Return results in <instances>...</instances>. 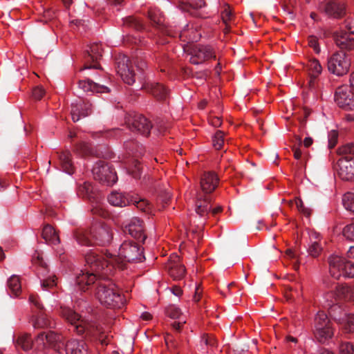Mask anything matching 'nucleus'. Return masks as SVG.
<instances>
[{
	"label": "nucleus",
	"mask_w": 354,
	"mask_h": 354,
	"mask_svg": "<svg viewBox=\"0 0 354 354\" xmlns=\"http://www.w3.org/2000/svg\"><path fill=\"white\" fill-rule=\"evenodd\" d=\"M92 105L89 101L79 100L77 103L71 104V114L72 120L76 122L80 120L82 117L84 118L91 113Z\"/></svg>",
	"instance_id": "obj_18"
},
{
	"label": "nucleus",
	"mask_w": 354,
	"mask_h": 354,
	"mask_svg": "<svg viewBox=\"0 0 354 354\" xmlns=\"http://www.w3.org/2000/svg\"><path fill=\"white\" fill-rule=\"evenodd\" d=\"M205 5L204 0H187L179 3V8L183 11L188 12L191 15L198 16L196 13V10L201 8Z\"/></svg>",
	"instance_id": "obj_25"
},
{
	"label": "nucleus",
	"mask_w": 354,
	"mask_h": 354,
	"mask_svg": "<svg viewBox=\"0 0 354 354\" xmlns=\"http://www.w3.org/2000/svg\"><path fill=\"white\" fill-rule=\"evenodd\" d=\"M16 344L25 351L30 350L33 344L31 335L28 333H24L19 335L16 339Z\"/></svg>",
	"instance_id": "obj_34"
},
{
	"label": "nucleus",
	"mask_w": 354,
	"mask_h": 354,
	"mask_svg": "<svg viewBox=\"0 0 354 354\" xmlns=\"http://www.w3.org/2000/svg\"><path fill=\"white\" fill-rule=\"evenodd\" d=\"M86 271L81 270L75 278L76 284L82 291H86L88 287L93 284H96L95 296L100 302L107 308H121L124 300L116 289L115 285L109 283L106 281L99 279L101 277L100 272L92 270L91 267L86 263Z\"/></svg>",
	"instance_id": "obj_2"
},
{
	"label": "nucleus",
	"mask_w": 354,
	"mask_h": 354,
	"mask_svg": "<svg viewBox=\"0 0 354 354\" xmlns=\"http://www.w3.org/2000/svg\"><path fill=\"white\" fill-rule=\"evenodd\" d=\"M345 28L349 35H354V19L346 20L345 21Z\"/></svg>",
	"instance_id": "obj_60"
},
{
	"label": "nucleus",
	"mask_w": 354,
	"mask_h": 354,
	"mask_svg": "<svg viewBox=\"0 0 354 354\" xmlns=\"http://www.w3.org/2000/svg\"><path fill=\"white\" fill-rule=\"evenodd\" d=\"M73 236L78 244L85 246L106 245L112 239V232L105 225H96L89 230L77 229Z\"/></svg>",
	"instance_id": "obj_3"
},
{
	"label": "nucleus",
	"mask_w": 354,
	"mask_h": 354,
	"mask_svg": "<svg viewBox=\"0 0 354 354\" xmlns=\"http://www.w3.org/2000/svg\"><path fill=\"white\" fill-rule=\"evenodd\" d=\"M46 342L49 346L55 351L60 353L64 349V342L61 335L57 334L53 331L46 333Z\"/></svg>",
	"instance_id": "obj_26"
},
{
	"label": "nucleus",
	"mask_w": 354,
	"mask_h": 354,
	"mask_svg": "<svg viewBox=\"0 0 354 354\" xmlns=\"http://www.w3.org/2000/svg\"><path fill=\"white\" fill-rule=\"evenodd\" d=\"M133 203L138 209H140L143 212H149L151 209V205L146 200L141 199L137 201L136 199L130 198V204Z\"/></svg>",
	"instance_id": "obj_46"
},
{
	"label": "nucleus",
	"mask_w": 354,
	"mask_h": 354,
	"mask_svg": "<svg viewBox=\"0 0 354 354\" xmlns=\"http://www.w3.org/2000/svg\"><path fill=\"white\" fill-rule=\"evenodd\" d=\"M315 354H335L333 351L325 348H319L315 353Z\"/></svg>",
	"instance_id": "obj_64"
},
{
	"label": "nucleus",
	"mask_w": 354,
	"mask_h": 354,
	"mask_svg": "<svg viewBox=\"0 0 354 354\" xmlns=\"http://www.w3.org/2000/svg\"><path fill=\"white\" fill-rule=\"evenodd\" d=\"M337 153L340 156H344L348 158H354V142L346 144L337 150Z\"/></svg>",
	"instance_id": "obj_38"
},
{
	"label": "nucleus",
	"mask_w": 354,
	"mask_h": 354,
	"mask_svg": "<svg viewBox=\"0 0 354 354\" xmlns=\"http://www.w3.org/2000/svg\"><path fill=\"white\" fill-rule=\"evenodd\" d=\"M338 133L336 131L333 130L328 134V147L333 148L337 142Z\"/></svg>",
	"instance_id": "obj_54"
},
{
	"label": "nucleus",
	"mask_w": 354,
	"mask_h": 354,
	"mask_svg": "<svg viewBox=\"0 0 354 354\" xmlns=\"http://www.w3.org/2000/svg\"><path fill=\"white\" fill-rule=\"evenodd\" d=\"M134 64L138 69L143 71L147 67V63L144 60L142 53L140 51L134 57Z\"/></svg>",
	"instance_id": "obj_51"
},
{
	"label": "nucleus",
	"mask_w": 354,
	"mask_h": 354,
	"mask_svg": "<svg viewBox=\"0 0 354 354\" xmlns=\"http://www.w3.org/2000/svg\"><path fill=\"white\" fill-rule=\"evenodd\" d=\"M45 91L42 87L37 86L32 91V96L36 100H41L44 96Z\"/></svg>",
	"instance_id": "obj_57"
},
{
	"label": "nucleus",
	"mask_w": 354,
	"mask_h": 354,
	"mask_svg": "<svg viewBox=\"0 0 354 354\" xmlns=\"http://www.w3.org/2000/svg\"><path fill=\"white\" fill-rule=\"evenodd\" d=\"M124 146L125 149L129 151V153H132L136 157L141 155L142 153V147H140L138 143L133 140L125 141Z\"/></svg>",
	"instance_id": "obj_39"
},
{
	"label": "nucleus",
	"mask_w": 354,
	"mask_h": 354,
	"mask_svg": "<svg viewBox=\"0 0 354 354\" xmlns=\"http://www.w3.org/2000/svg\"><path fill=\"white\" fill-rule=\"evenodd\" d=\"M308 68L309 75H313L314 77H318L322 71V67L319 62L316 59H311L308 62Z\"/></svg>",
	"instance_id": "obj_40"
},
{
	"label": "nucleus",
	"mask_w": 354,
	"mask_h": 354,
	"mask_svg": "<svg viewBox=\"0 0 354 354\" xmlns=\"http://www.w3.org/2000/svg\"><path fill=\"white\" fill-rule=\"evenodd\" d=\"M42 237L48 243L55 245L59 243V237L54 228L46 224L42 230Z\"/></svg>",
	"instance_id": "obj_30"
},
{
	"label": "nucleus",
	"mask_w": 354,
	"mask_h": 354,
	"mask_svg": "<svg viewBox=\"0 0 354 354\" xmlns=\"http://www.w3.org/2000/svg\"><path fill=\"white\" fill-rule=\"evenodd\" d=\"M124 24L136 30H141L143 29V24L133 17H128L124 19Z\"/></svg>",
	"instance_id": "obj_43"
},
{
	"label": "nucleus",
	"mask_w": 354,
	"mask_h": 354,
	"mask_svg": "<svg viewBox=\"0 0 354 354\" xmlns=\"http://www.w3.org/2000/svg\"><path fill=\"white\" fill-rule=\"evenodd\" d=\"M322 250V248L318 242L313 243L309 247L308 252L313 257H317L319 255Z\"/></svg>",
	"instance_id": "obj_50"
},
{
	"label": "nucleus",
	"mask_w": 354,
	"mask_h": 354,
	"mask_svg": "<svg viewBox=\"0 0 354 354\" xmlns=\"http://www.w3.org/2000/svg\"><path fill=\"white\" fill-rule=\"evenodd\" d=\"M191 55L190 62L193 64H199L210 58H216L212 46L208 45H194L187 50Z\"/></svg>",
	"instance_id": "obj_12"
},
{
	"label": "nucleus",
	"mask_w": 354,
	"mask_h": 354,
	"mask_svg": "<svg viewBox=\"0 0 354 354\" xmlns=\"http://www.w3.org/2000/svg\"><path fill=\"white\" fill-rule=\"evenodd\" d=\"M343 205L347 210L354 212V194L348 192L342 198Z\"/></svg>",
	"instance_id": "obj_42"
},
{
	"label": "nucleus",
	"mask_w": 354,
	"mask_h": 354,
	"mask_svg": "<svg viewBox=\"0 0 354 354\" xmlns=\"http://www.w3.org/2000/svg\"><path fill=\"white\" fill-rule=\"evenodd\" d=\"M49 325V321L43 314L40 315L33 323L35 328H41L47 327Z\"/></svg>",
	"instance_id": "obj_49"
},
{
	"label": "nucleus",
	"mask_w": 354,
	"mask_h": 354,
	"mask_svg": "<svg viewBox=\"0 0 354 354\" xmlns=\"http://www.w3.org/2000/svg\"><path fill=\"white\" fill-rule=\"evenodd\" d=\"M212 196L209 194L198 193L196 201V212L201 217L207 218L210 214Z\"/></svg>",
	"instance_id": "obj_19"
},
{
	"label": "nucleus",
	"mask_w": 354,
	"mask_h": 354,
	"mask_svg": "<svg viewBox=\"0 0 354 354\" xmlns=\"http://www.w3.org/2000/svg\"><path fill=\"white\" fill-rule=\"evenodd\" d=\"M62 316L71 324L73 330L77 334L82 335L88 330L89 324L81 316L69 308H64L61 311Z\"/></svg>",
	"instance_id": "obj_13"
},
{
	"label": "nucleus",
	"mask_w": 354,
	"mask_h": 354,
	"mask_svg": "<svg viewBox=\"0 0 354 354\" xmlns=\"http://www.w3.org/2000/svg\"><path fill=\"white\" fill-rule=\"evenodd\" d=\"M329 272L331 276L339 279L340 277L345 278L354 277V263L351 260L337 255H333L328 258Z\"/></svg>",
	"instance_id": "obj_6"
},
{
	"label": "nucleus",
	"mask_w": 354,
	"mask_h": 354,
	"mask_svg": "<svg viewBox=\"0 0 354 354\" xmlns=\"http://www.w3.org/2000/svg\"><path fill=\"white\" fill-rule=\"evenodd\" d=\"M166 314L171 319H178L181 315L180 310L175 306H169L166 308Z\"/></svg>",
	"instance_id": "obj_48"
},
{
	"label": "nucleus",
	"mask_w": 354,
	"mask_h": 354,
	"mask_svg": "<svg viewBox=\"0 0 354 354\" xmlns=\"http://www.w3.org/2000/svg\"><path fill=\"white\" fill-rule=\"evenodd\" d=\"M45 341H46V333L41 332L36 337V342L42 347L45 346Z\"/></svg>",
	"instance_id": "obj_59"
},
{
	"label": "nucleus",
	"mask_w": 354,
	"mask_h": 354,
	"mask_svg": "<svg viewBox=\"0 0 354 354\" xmlns=\"http://www.w3.org/2000/svg\"><path fill=\"white\" fill-rule=\"evenodd\" d=\"M125 123L132 131H136L144 136L150 133L152 124L144 115L138 113H129L125 118Z\"/></svg>",
	"instance_id": "obj_8"
},
{
	"label": "nucleus",
	"mask_w": 354,
	"mask_h": 354,
	"mask_svg": "<svg viewBox=\"0 0 354 354\" xmlns=\"http://www.w3.org/2000/svg\"><path fill=\"white\" fill-rule=\"evenodd\" d=\"M295 204H296V206L297 207V209L304 212V213H306V208L304 207V203H303V201L300 199V198H297L295 200Z\"/></svg>",
	"instance_id": "obj_62"
},
{
	"label": "nucleus",
	"mask_w": 354,
	"mask_h": 354,
	"mask_svg": "<svg viewBox=\"0 0 354 354\" xmlns=\"http://www.w3.org/2000/svg\"><path fill=\"white\" fill-rule=\"evenodd\" d=\"M140 243L131 240L124 241L119 248L118 255L109 254L106 259L91 252L85 256L86 263L91 267L92 270H104L102 274H107L108 270H110L109 265L123 270L125 268L126 262H141L145 259Z\"/></svg>",
	"instance_id": "obj_1"
},
{
	"label": "nucleus",
	"mask_w": 354,
	"mask_h": 354,
	"mask_svg": "<svg viewBox=\"0 0 354 354\" xmlns=\"http://www.w3.org/2000/svg\"><path fill=\"white\" fill-rule=\"evenodd\" d=\"M317 77L313 75H309L308 86L310 88L313 89L315 88L317 84Z\"/></svg>",
	"instance_id": "obj_63"
},
{
	"label": "nucleus",
	"mask_w": 354,
	"mask_h": 354,
	"mask_svg": "<svg viewBox=\"0 0 354 354\" xmlns=\"http://www.w3.org/2000/svg\"><path fill=\"white\" fill-rule=\"evenodd\" d=\"M64 349L66 354H84L86 353L84 342L76 339H71L66 344L64 343Z\"/></svg>",
	"instance_id": "obj_28"
},
{
	"label": "nucleus",
	"mask_w": 354,
	"mask_h": 354,
	"mask_svg": "<svg viewBox=\"0 0 354 354\" xmlns=\"http://www.w3.org/2000/svg\"><path fill=\"white\" fill-rule=\"evenodd\" d=\"M78 86L84 91H91L97 93H109L110 89L104 85H101L98 83H95L90 80H80L78 82Z\"/></svg>",
	"instance_id": "obj_23"
},
{
	"label": "nucleus",
	"mask_w": 354,
	"mask_h": 354,
	"mask_svg": "<svg viewBox=\"0 0 354 354\" xmlns=\"http://www.w3.org/2000/svg\"><path fill=\"white\" fill-rule=\"evenodd\" d=\"M63 171L68 174H72L74 168L71 161V153L69 151H64L60 153H56Z\"/></svg>",
	"instance_id": "obj_27"
},
{
	"label": "nucleus",
	"mask_w": 354,
	"mask_h": 354,
	"mask_svg": "<svg viewBox=\"0 0 354 354\" xmlns=\"http://www.w3.org/2000/svg\"><path fill=\"white\" fill-rule=\"evenodd\" d=\"M218 177L215 172H205L201 179L202 194H209L214 192L218 186Z\"/></svg>",
	"instance_id": "obj_20"
},
{
	"label": "nucleus",
	"mask_w": 354,
	"mask_h": 354,
	"mask_svg": "<svg viewBox=\"0 0 354 354\" xmlns=\"http://www.w3.org/2000/svg\"><path fill=\"white\" fill-rule=\"evenodd\" d=\"M329 314L333 319L339 323L344 322L347 316L346 312L337 304H334L330 306L329 308Z\"/></svg>",
	"instance_id": "obj_33"
},
{
	"label": "nucleus",
	"mask_w": 354,
	"mask_h": 354,
	"mask_svg": "<svg viewBox=\"0 0 354 354\" xmlns=\"http://www.w3.org/2000/svg\"><path fill=\"white\" fill-rule=\"evenodd\" d=\"M335 100L339 107L354 110V93L347 86H341L336 90Z\"/></svg>",
	"instance_id": "obj_14"
},
{
	"label": "nucleus",
	"mask_w": 354,
	"mask_h": 354,
	"mask_svg": "<svg viewBox=\"0 0 354 354\" xmlns=\"http://www.w3.org/2000/svg\"><path fill=\"white\" fill-rule=\"evenodd\" d=\"M127 172L129 175L136 179L141 178L142 168L140 162L137 159L132 158L129 161L127 167Z\"/></svg>",
	"instance_id": "obj_32"
},
{
	"label": "nucleus",
	"mask_w": 354,
	"mask_h": 354,
	"mask_svg": "<svg viewBox=\"0 0 354 354\" xmlns=\"http://www.w3.org/2000/svg\"><path fill=\"white\" fill-rule=\"evenodd\" d=\"M169 273L174 279L179 280L185 276V268L180 263L174 262L169 268Z\"/></svg>",
	"instance_id": "obj_35"
},
{
	"label": "nucleus",
	"mask_w": 354,
	"mask_h": 354,
	"mask_svg": "<svg viewBox=\"0 0 354 354\" xmlns=\"http://www.w3.org/2000/svg\"><path fill=\"white\" fill-rule=\"evenodd\" d=\"M308 45L313 48L316 53H319L320 48L318 44V39L316 37L312 35L308 38Z\"/></svg>",
	"instance_id": "obj_55"
},
{
	"label": "nucleus",
	"mask_w": 354,
	"mask_h": 354,
	"mask_svg": "<svg viewBox=\"0 0 354 354\" xmlns=\"http://www.w3.org/2000/svg\"><path fill=\"white\" fill-rule=\"evenodd\" d=\"M145 88L149 93H151L158 100L165 101L166 100L169 91L164 86V85L160 83H151L148 84Z\"/></svg>",
	"instance_id": "obj_24"
},
{
	"label": "nucleus",
	"mask_w": 354,
	"mask_h": 354,
	"mask_svg": "<svg viewBox=\"0 0 354 354\" xmlns=\"http://www.w3.org/2000/svg\"><path fill=\"white\" fill-rule=\"evenodd\" d=\"M339 354H353L354 346L348 342H342L339 345Z\"/></svg>",
	"instance_id": "obj_45"
},
{
	"label": "nucleus",
	"mask_w": 354,
	"mask_h": 354,
	"mask_svg": "<svg viewBox=\"0 0 354 354\" xmlns=\"http://www.w3.org/2000/svg\"><path fill=\"white\" fill-rule=\"evenodd\" d=\"M338 175L344 180H351L354 178V158L341 156L338 160Z\"/></svg>",
	"instance_id": "obj_17"
},
{
	"label": "nucleus",
	"mask_w": 354,
	"mask_h": 354,
	"mask_svg": "<svg viewBox=\"0 0 354 354\" xmlns=\"http://www.w3.org/2000/svg\"><path fill=\"white\" fill-rule=\"evenodd\" d=\"M312 331L314 338L320 344L327 343L333 337V323L324 312L319 311L315 315Z\"/></svg>",
	"instance_id": "obj_4"
},
{
	"label": "nucleus",
	"mask_w": 354,
	"mask_h": 354,
	"mask_svg": "<svg viewBox=\"0 0 354 354\" xmlns=\"http://www.w3.org/2000/svg\"><path fill=\"white\" fill-rule=\"evenodd\" d=\"M350 66L349 60L344 52L333 54L328 60V71L338 76L346 73Z\"/></svg>",
	"instance_id": "obj_11"
},
{
	"label": "nucleus",
	"mask_w": 354,
	"mask_h": 354,
	"mask_svg": "<svg viewBox=\"0 0 354 354\" xmlns=\"http://www.w3.org/2000/svg\"><path fill=\"white\" fill-rule=\"evenodd\" d=\"M343 235L347 239L354 241V222L344 227L343 230Z\"/></svg>",
	"instance_id": "obj_52"
},
{
	"label": "nucleus",
	"mask_w": 354,
	"mask_h": 354,
	"mask_svg": "<svg viewBox=\"0 0 354 354\" xmlns=\"http://www.w3.org/2000/svg\"><path fill=\"white\" fill-rule=\"evenodd\" d=\"M8 286L11 293L17 297L21 289L19 277L17 275L11 276L8 280Z\"/></svg>",
	"instance_id": "obj_36"
},
{
	"label": "nucleus",
	"mask_w": 354,
	"mask_h": 354,
	"mask_svg": "<svg viewBox=\"0 0 354 354\" xmlns=\"http://www.w3.org/2000/svg\"><path fill=\"white\" fill-rule=\"evenodd\" d=\"M320 10L326 15L333 18H341L345 15V7L344 5L335 2H328Z\"/></svg>",
	"instance_id": "obj_22"
},
{
	"label": "nucleus",
	"mask_w": 354,
	"mask_h": 354,
	"mask_svg": "<svg viewBox=\"0 0 354 354\" xmlns=\"http://www.w3.org/2000/svg\"><path fill=\"white\" fill-rule=\"evenodd\" d=\"M296 3V0H283L281 4V8L284 14L289 17V19L294 18L293 8Z\"/></svg>",
	"instance_id": "obj_41"
},
{
	"label": "nucleus",
	"mask_w": 354,
	"mask_h": 354,
	"mask_svg": "<svg viewBox=\"0 0 354 354\" xmlns=\"http://www.w3.org/2000/svg\"><path fill=\"white\" fill-rule=\"evenodd\" d=\"M212 142L213 146L216 149L219 150L222 148L224 144V135L223 131H217L216 132L213 137Z\"/></svg>",
	"instance_id": "obj_44"
},
{
	"label": "nucleus",
	"mask_w": 354,
	"mask_h": 354,
	"mask_svg": "<svg viewBox=\"0 0 354 354\" xmlns=\"http://www.w3.org/2000/svg\"><path fill=\"white\" fill-rule=\"evenodd\" d=\"M292 150L294 151V157L295 159L297 160H301V164L303 162V160H302V152L300 150V149L297 147H296V145H294L293 147H292Z\"/></svg>",
	"instance_id": "obj_61"
},
{
	"label": "nucleus",
	"mask_w": 354,
	"mask_h": 354,
	"mask_svg": "<svg viewBox=\"0 0 354 354\" xmlns=\"http://www.w3.org/2000/svg\"><path fill=\"white\" fill-rule=\"evenodd\" d=\"M202 341L207 345L214 346L216 345V341L213 336L204 335L202 337Z\"/></svg>",
	"instance_id": "obj_58"
},
{
	"label": "nucleus",
	"mask_w": 354,
	"mask_h": 354,
	"mask_svg": "<svg viewBox=\"0 0 354 354\" xmlns=\"http://www.w3.org/2000/svg\"><path fill=\"white\" fill-rule=\"evenodd\" d=\"M335 289L338 297L351 300L354 304V287L342 284L337 286Z\"/></svg>",
	"instance_id": "obj_31"
},
{
	"label": "nucleus",
	"mask_w": 354,
	"mask_h": 354,
	"mask_svg": "<svg viewBox=\"0 0 354 354\" xmlns=\"http://www.w3.org/2000/svg\"><path fill=\"white\" fill-rule=\"evenodd\" d=\"M149 17L153 26H154L158 31V34L160 36L166 37L161 41L162 44L168 43V37H175L177 35L180 39L183 41H185L187 39L186 35L185 30L176 31L171 27H167L164 24L165 19L164 17L159 13L158 11L150 10L149 12Z\"/></svg>",
	"instance_id": "obj_5"
},
{
	"label": "nucleus",
	"mask_w": 354,
	"mask_h": 354,
	"mask_svg": "<svg viewBox=\"0 0 354 354\" xmlns=\"http://www.w3.org/2000/svg\"><path fill=\"white\" fill-rule=\"evenodd\" d=\"M92 172L96 180L107 186L113 185L118 180L114 169L104 160L97 161L93 167Z\"/></svg>",
	"instance_id": "obj_7"
},
{
	"label": "nucleus",
	"mask_w": 354,
	"mask_h": 354,
	"mask_svg": "<svg viewBox=\"0 0 354 354\" xmlns=\"http://www.w3.org/2000/svg\"><path fill=\"white\" fill-rule=\"evenodd\" d=\"M29 301L39 310H42L44 308L42 304L39 301V297L37 295L30 294L29 297Z\"/></svg>",
	"instance_id": "obj_56"
},
{
	"label": "nucleus",
	"mask_w": 354,
	"mask_h": 354,
	"mask_svg": "<svg viewBox=\"0 0 354 354\" xmlns=\"http://www.w3.org/2000/svg\"><path fill=\"white\" fill-rule=\"evenodd\" d=\"M221 15L223 23L226 25V29L229 30V22L232 20L234 15L228 4L225 3L223 5L221 11Z\"/></svg>",
	"instance_id": "obj_37"
},
{
	"label": "nucleus",
	"mask_w": 354,
	"mask_h": 354,
	"mask_svg": "<svg viewBox=\"0 0 354 354\" xmlns=\"http://www.w3.org/2000/svg\"><path fill=\"white\" fill-rule=\"evenodd\" d=\"M345 326L344 329L346 332L353 333L354 332V315L346 316L344 321Z\"/></svg>",
	"instance_id": "obj_53"
},
{
	"label": "nucleus",
	"mask_w": 354,
	"mask_h": 354,
	"mask_svg": "<svg viewBox=\"0 0 354 354\" xmlns=\"http://www.w3.org/2000/svg\"><path fill=\"white\" fill-rule=\"evenodd\" d=\"M124 232L129 234L138 242L144 243L147 238L144 232L143 221L137 217L133 218L129 223L124 226Z\"/></svg>",
	"instance_id": "obj_15"
},
{
	"label": "nucleus",
	"mask_w": 354,
	"mask_h": 354,
	"mask_svg": "<svg viewBox=\"0 0 354 354\" xmlns=\"http://www.w3.org/2000/svg\"><path fill=\"white\" fill-rule=\"evenodd\" d=\"M333 39L335 44L342 50H352L354 48V39L344 31L334 32Z\"/></svg>",
	"instance_id": "obj_21"
},
{
	"label": "nucleus",
	"mask_w": 354,
	"mask_h": 354,
	"mask_svg": "<svg viewBox=\"0 0 354 354\" xmlns=\"http://www.w3.org/2000/svg\"><path fill=\"white\" fill-rule=\"evenodd\" d=\"M116 71L122 80L127 84L131 85L135 82V73L129 58L122 54L115 58Z\"/></svg>",
	"instance_id": "obj_9"
},
{
	"label": "nucleus",
	"mask_w": 354,
	"mask_h": 354,
	"mask_svg": "<svg viewBox=\"0 0 354 354\" xmlns=\"http://www.w3.org/2000/svg\"><path fill=\"white\" fill-rule=\"evenodd\" d=\"M102 47L98 43H93L89 46V49L86 50L84 59L85 64L84 68H100V66L97 64L98 60L102 57Z\"/></svg>",
	"instance_id": "obj_16"
},
{
	"label": "nucleus",
	"mask_w": 354,
	"mask_h": 354,
	"mask_svg": "<svg viewBox=\"0 0 354 354\" xmlns=\"http://www.w3.org/2000/svg\"><path fill=\"white\" fill-rule=\"evenodd\" d=\"M77 194L92 203V212L94 214H101L102 209L99 207L102 200L101 194L95 192L90 183L84 182L83 184L80 185Z\"/></svg>",
	"instance_id": "obj_10"
},
{
	"label": "nucleus",
	"mask_w": 354,
	"mask_h": 354,
	"mask_svg": "<svg viewBox=\"0 0 354 354\" xmlns=\"http://www.w3.org/2000/svg\"><path fill=\"white\" fill-rule=\"evenodd\" d=\"M56 280L57 278L55 276L50 277L42 280L41 281V288L43 290H47L55 287L57 285Z\"/></svg>",
	"instance_id": "obj_47"
},
{
	"label": "nucleus",
	"mask_w": 354,
	"mask_h": 354,
	"mask_svg": "<svg viewBox=\"0 0 354 354\" xmlns=\"http://www.w3.org/2000/svg\"><path fill=\"white\" fill-rule=\"evenodd\" d=\"M108 201L111 205L117 207H125L130 205V198L116 191L110 194L108 196Z\"/></svg>",
	"instance_id": "obj_29"
}]
</instances>
